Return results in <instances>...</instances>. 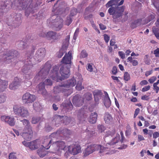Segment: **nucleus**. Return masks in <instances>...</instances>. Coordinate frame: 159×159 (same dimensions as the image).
<instances>
[{"instance_id":"37","label":"nucleus","mask_w":159,"mask_h":159,"mask_svg":"<svg viewBox=\"0 0 159 159\" xmlns=\"http://www.w3.org/2000/svg\"><path fill=\"white\" fill-rule=\"evenodd\" d=\"M133 58L131 57H129L127 59V61L131 63L133 66H137L138 64V61L136 60H133Z\"/></svg>"},{"instance_id":"46","label":"nucleus","mask_w":159,"mask_h":159,"mask_svg":"<svg viewBox=\"0 0 159 159\" xmlns=\"http://www.w3.org/2000/svg\"><path fill=\"white\" fill-rule=\"evenodd\" d=\"M124 79L127 81L129 80L130 79V76L129 75L128 72H126L125 73L124 75Z\"/></svg>"},{"instance_id":"39","label":"nucleus","mask_w":159,"mask_h":159,"mask_svg":"<svg viewBox=\"0 0 159 159\" xmlns=\"http://www.w3.org/2000/svg\"><path fill=\"white\" fill-rule=\"evenodd\" d=\"M92 97V94L89 93H87L84 95V100L86 99L87 100H90Z\"/></svg>"},{"instance_id":"42","label":"nucleus","mask_w":159,"mask_h":159,"mask_svg":"<svg viewBox=\"0 0 159 159\" xmlns=\"http://www.w3.org/2000/svg\"><path fill=\"white\" fill-rule=\"evenodd\" d=\"M6 99V97L4 94H0V103L5 102Z\"/></svg>"},{"instance_id":"30","label":"nucleus","mask_w":159,"mask_h":159,"mask_svg":"<svg viewBox=\"0 0 159 159\" xmlns=\"http://www.w3.org/2000/svg\"><path fill=\"white\" fill-rule=\"evenodd\" d=\"M24 126L23 130H30L32 129L29 121L26 119H24L21 121Z\"/></svg>"},{"instance_id":"40","label":"nucleus","mask_w":159,"mask_h":159,"mask_svg":"<svg viewBox=\"0 0 159 159\" xmlns=\"http://www.w3.org/2000/svg\"><path fill=\"white\" fill-rule=\"evenodd\" d=\"M40 118L39 117H34L32 118L31 122L32 124H35L40 120Z\"/></svg>"},{"instance_id":"13","label":"nucleus","mask_w":159,"mask_h":159,"mask_svg":"<svg viewBox=\"0 0 159 159\" xmlns=\"http://www.w3.org/2000/svg\"><path fill=\"white\" fill-rule=\"evenodd\" d=\"M21 15L20 14H16L14 13L11 15V17H12L13 23L9 25H11L13 26L14 28H16L19 26L21 23L20 19Z\"/></svg>"},{"instance_id":"44","label":"nucleus","mask_w":159,"mask_h":159,"mask_svg":"<svg viewBox=\"0 0 159 159\" xmlns=\"http://www.w3.org/2000/svg\"><path fill=\"white\" fill-rule=\"evenodd\" d=\"M104 132V134H103V135L105 137H108L109 135L112 136L114 134V133H112L110 131H107L105 130V131Z\"/></svg>"},{"instance_id":"33","label":"nucleus","mask_w":159,"mask_h":159,"mask_svg":"<svg viewBox=\"0 0 159 159\" xmlns=\"http://www.w3.org/2000/svg\"><path fill=\"white\" fill-rule=\"evenodd\" d=\"M36 7V5L33 6V3L32 2L29 6L25 10V15L27 16H28L29 14L35 10L34 8Z\"/></svg>"},{"instance_id":"59","label":"nucleus","mask_w":159,"mask_h":159,"mask_svg":"<svg viewBox=\"0 0 159 159\" xmlns=\"http://www.w3.org/2000/svg\"><path fill=\"white\" fill-rule=\"evenodd\" d=\"M104 40H105V42L107 43L109 40V39H110L109 37L107 34H104Z\"/></svg>"},{"instance_id":"6","label":"nucleus","mask_w":159,"mask_h":159,"mask_svg":"<svg viewBox=\"0 0 159 159\" xmlns=\"http://www.w3.org/2000/svg\"><path fill=\"white\" fill-rule=\"evenodd\" d=\"M13 110L15 114L23 117H26L29 115L27 109L23 106L15 105L13 107Z\"/></svg>"},{"instance_id":"2","label":"nucleus","mask_w":159,"mask_h":159,"mask_svg":"<svg viewBox=\"0 0 159 159\" xmlns=\"http://www.w3.org/2000/svg\"><path fill=\"white\" fill-rule=\"evenodd\" d=\"M46 51L44 48L39 49L36 52L34 57L31 54L27 56V58L25 61V65L23 67L22 71L25 74L24 77L27 81L32 78L34 73L30 70L32 66L36 63L40 62L45 57Z\"/></svg>"},{"instance_id":"26","label":"nucleus","mask_w":159,"mask_h":159,"mask_svg":"<svg viewBox=\"0 0 159 159\" xmlns=\"http://www.w3.org/2000/svg\"><path fill=\"white\" fill-rule=\"evenodd\" d=\"M94 100L97 104L98 103L99 99H101L102 96V93L100 91L95 90L93 92Z\"/></svg>"},{"instance_id":"34","label":"nucleus","mask_w":159,"mask_h":159,"mask_svg":"<svg viewBox=\"0 0 159 159\" xmlns=\"http://www.w3.org/2000/svg\"><path fill=\"white\" fill-rule=\"evenodd\" d=\"M43 148H40L37 151V153L39 156L41 157H43L48 153L47 151L45 150Z\"/></svg>"},{"instance_id":"7","label":"nucleus","mask_w":159,"mask_h":159,"mask_svg":"<svg viewBox=\"0 0 159 159\" xmlns=\"http://www.w3.org/2000/svg\"><path fill=\"white\" fill-rule=\"evenodd\" d=\"M53 146L57 147L54 151L52 152L53 153H56L59 156L61 154L62 151L67 150V147H66L65 143L62 141H57L55 140L53 144H52Z\"/></svg>"},{"instance_id":"47","label":"nucleus","mask_w":159,"mask_h":159,"mask_svg":"<svg viewBox=\"0 0 159 159\" xmlns=\"http://www.w3.org/2000/svg\"><path fill=\"white\" fill-rule=\"evenodd\" d=\"M65 51H64L63 48H61L59 51V52L57 53V57L59 58H61L62 56L63 55Z\"/></svg>"},{"instance_id":"21","label":"nucleus","mask_w":159,"mask_h":159,"mask_svg":"<svg viewBox=\"0 0 159 159\" xmlns=\"http://www.w3.org/2000/svg\"><path fill=\"white\" fill-rule=\"evenodd\" d=\"M67 90L64 84L55 87L54 88V92L55 93L65 92Z\"/></svg>"},{"instance_id":"18","label":"nucleus","mask_w":159,"mask_h":159,"mask_svg":"<svg viewBox=\"0 0 159 159\" xmlns=\"http://www.w3.org/2000/svg\"><path fill=\"white\" fill-rule=\"evenodd\" d=\"M12 2L9 0L6 1V2H2L1 3L0 6V14L5 11H7V9H9L11 7Z\"/></svg>"},{"instance_id":"8","label":"nucleus","mask_w":159,"mask_h":159,"mask_svg":"<svg viewBox=\"0 0 159 159\" xmlns=\"http://www.w3.org/2000/svg\"><path fill=\"white\" fill-rule=\"evenodd\" d=\"M51 67V65L46 64L36 75L35 77V79L38 80H41L46 78Z\"/></svg>"},{"instance_id":"23","label":"nucleus","mask_w":159,"mask_h":159,"mask_svg":"<svg viewBox=\"0 0 159 159\" xmlns=\"http://www.w3.org/2000/svg\"><path fill=\"white\" fill-rule=\"evenodd\" d=\"M18 2L16 5L18 9L20 10H23L25 9L27 7V4L28 2L26 0H20V1H17Z\"/></svg>"},{"instance_id":"19","label":"nucleus","mask_w":159,"mask_h":159,"mask_svg":"<svg viewBox=\"0 0 159 159\" xmlns=\"http://www.w3.org/2000/svg\"><path fill=\"white\" fill-rule=\"evenodd\" d=\"M20 135L25 139L30 140L32 136V129L30 130H23V132L20 131Z\"/></svg>"},{"instance_id":"61","label":"nucleus","mask_w":159,"mask_h":159,"mask_svg":"<svg viewBox=\"0 0 159 159\" xmlns=\"http://www.w3.org/2000/svg\"><path fill=\"white\" fill-rule=\"evenodd\" d=\"M39 104L38 102H35L33 104V107L35 110H37L38 107H39Z\"/></svg>"},{"instance_id":"25","label":"nucleus","mask_w":159,"mask_h":159,"mask_svg":"<svg viewBox=\"0 0 159 159\" xmlns=\"http://www.w3.org/2000/svg\"><path fill=\"white\" fill-rule=\"evenodd\" d=\"M83 99L81 98H78L77 96H75L73 98V104L76 106H80L83 104Z\"/></svg>"},{"instance_id":"20","label":"nucleus","mask_w":159,"mask_h":159,"mask_svg":"<svg viewBox=\"0 0 159 159\" xmlns=\"http://www.w3.org/2000/svg\"><path fill=\"white\" fill-rule=\"evenodd\" d=\"M44 85V83H41L37 87L38 93L42 94L43 95H45L47 94V91L45 88Z\"/></svg>"},{"instance_id":"27","label":"nucleus","mask_w":159,"mask_h":159,"mask_svg":"<svg viewBox=\"0 0 159 159\" xmlns=\"http://www.w3.org/2000/svg\"><path fill=\"white\" fill-rule=\"evenodd\" d=\"M98 115L96 112L91 113L89 119V121L91 124H94L96 122Z\"/></svg>"},{"instance_id":"31","label":"nucleus","mask_w":159,"mask_h":159,"mask_svg":"<svg viewBox=\"0 0 159 159\" xmlns=\"http://www.w3.org/2000/svg\"><path fill=\"white\" fill-rule=\"evenodd\" d=\"M8 82L7 81L0 79V92H3L7 88Z\"/></svg>"},{"instance_id":"35","label":"nucleus","mask_w":159,"mask_h":159,"mask_svg":"<svg viewBox=\"0 0 159 159\" xmlns=\"http://www.w3.org/2000/svg\"><path fill=\"white\" fill-rule=\"evenodd\" d=\"M112 118L111 115L108 113H106L104 116V120L107 124H109L112 121Z\"/></svg>"},{"instance_id":"32","label":"nucleus","mask_w":159,"mask_h":159,"mask_svg":"<svg viewBox=\"0 0 159 159\" xmlns=\"http://www.w3.org/2000/svg\"><path fill=\"white\" fill-rule=\"evenodd\" d=\"M77 84L76 86V89L77 90H80L83 89L82 86V78L81 75H80L79 77L77 78Z\"/></svg>"},{"instance_id":"60","label":"nucleus","mask_w":159,"mask_h":159,"mask_svg":"<svg viewBox=\"0 0 159 159\" xmlns=\"http://www.w3.org/2000/svg\"><path fill=\"white\" fill-rule=\"evenodd\" d=\"M150 86L149 85L146 86L142 88V91L143 92L147 91L148 90L150 89Z\"/></svg>"},{"instance_id":"36","label":"nucleus","mask_w":159,"mask_h":159,"mask_svg":"<svg viewBox=\"0 0 159 159\" xmlns=\"http://www.w3.org/2000/svg\"><path fill=\"white\" fill-rule=\"evenodd\" d=\"M56 35V33L53 31H49L46 33V34H44L43 35H41L40 36H43V37H46L47 38H53Z\"/></svg>"},{"instance_id":"43","label":"nucleus","mask_w":159,"mask_h":159,"mask_svg":"<svg viewBox=\"0 0 159 159\" xmlns=\"http://www.w3.org/2000/svg\"><path fill=\"white\" fill-rule=\"evenodd\" d=\"M88 56V54L85 50H83L81 52L80 58H84L87 57Z\"/></svg>"},{"instance_id":"62","label":"nucleus","mask_w":159,"mask_h":159,"mask_svg":"<svg viewBox=\"0 0 159 159\" xmlns=\"http://www.w3.org/2000/svg\"><path fill=\"white\" fill-rule=\"evenodd\" d=\"M159 136V133L158 132H155L153 134V138L156 139Z\"/></svg>"},{"instance_id":"57","label":"nucleus","mask_w":159,"mask_h":159,"mask_svg":"<svg viewBox=\"0 0 159 159\" xmlns=\"http://www.w3.org/2000/svg\"><path fill=\"white\" fill-rule=\"evenodd\" d=\"M118 54L119 56L121 57L122 59H123L125 58V54L122 51H119L118 52Z\"/></svg>"},{"instance_id":"29","label":"nucleus","mask_w":159,"mask_h":159,"mask_svg":"<svg viewBox=\"0 0 159 159\" xmlns=\"http://www.w3.org/2000/svg\"><path fill=\"white\" fill-rule=\"evenodd\" d=\"M105 97L104 101V104L107 108H108L111 105V100L107 92H105Z\"/></svg>"},{"instance_id":"17","label":"nucleus","mask_w":159,"mask_h":159,"mask_svg":"<svg viewBox=\"0 0 159 159\" xmlns=\"http://www.w3.org/2000/svg\"><path fill=\"white\" fill-rule=\"evenodd\" d=\"M21 83L20 79L16 77L14 78V81L9 85V88L12 90H15L17 89Z\"/></svg>"},{"instance_id":"5","label":"nucleus","mask_w":159,"mask_h":159,"mask_svg":"<svg viewBox=\"0 0 159 159\" xmlns=\"http://www.w3.org/2000/svg\"><path fill=\"white\" fill-rule=\"evenodd\" d=\"M107 149H108V147H104L101 145L91 144L86 149L84 152V156H88L95 150L98 151L101 155L111 153L110 152H108Z\"/></svg>"},{"instance_id":"50","label":"nucleus","mask_w":159,"mask_h":159,"mask_svg":"<svg viewBox=\"0 0 159 159\" xmlns=\"http://www.w3.org/2000/svg\"><path fill=\"white\" fill-rule=\"evenodd\" d=\"M65 107L69 110H71L73 108V105L70 102H69L65 105Z\"/></svg>"},{"instance_id":"28","label":"nucleus","mask_w":159,"mask_h":159,"mask_svg":"<svg viewBox=\"0 0 159 159\" xmlns=\"http://www.w3.org/2000/svg\"><path fill=\"white\" fill-rule=\"evenodd\" d=\"M63 20H60L59 21L55 22L53 25L52 27L54 29L56 30H59L61 29L63 26L62 23Z\"/></svg>"},{"instance_id":"55","label":"nucleus","mask_w":159,"mask_h":159,"mask_svg":"<svg viewBox=\"0 0 159 159\" xmlns=\"http://www.w3.org/2000/svg\"><path fill=\"white\" fill-rule=\"evenodd\" d=\"M98 129L100 132H102L103 131L104 132L105 130L104 129V126L103 125H98Z\"/></svg>"},{"instance_id":"15","label":"nucleus","mask_w":159,"mask_h":159,"mask_svg":"<svg viewBox=\"0 0 159 159\" xmlns=\"http://www.w3.org/2000/svg\"><path fill=\"white\" fill-rule=\"evenodd\" d=\"M1 119L11 126H14L15 124V119L13 116H1Z\"/></svg>"},{"instance_id":"24","label":"nucleus","mask_w":159,"mask_h":159,"mask_svg":"<svg viewBox=\"0 0 159 159\" xmlns=\"http://www.w3.org/2000/svg\"><path fill=\"white\" fill-rule=\"evenodd\" d=\"M77 78L75 79L74 78H72L71 80L66 82L65 84H64L66 88H69L70 87H73L75 85L76 83Z\"/></svg>"},{"instance_id":"38","label":"nucleus","mask_w":159,"mask_h":159,"mask_svg":"<svg viewBox=\"0 0 159 159\" xmlns=\"http://www.w3.org/2000/svg\"><path fill=\"white\" fill-rule=\"evenodd\" d=\"M152 32L156 38L159 39V28H152Z\"/></svg>"},{"instance_id":"4","label":"nucleus","mask_w":159,"mask_h":159,"mask_svg":"<svg viewBox=\"0 0 159 159\" xmlns=\"http://www.w3.org/2000/svg\"><path fill=\"white\" fill-rule=\"evenodd\" d=\"M69 133V130L66 129H60L56 132L52 134L49 137H46L43 142L42 146L45 149H48L51 144H53L55 140H56L62 135L66 136V134H68Z\"/></svg>"},{"instance_id":"49","label":"nucleus","mask_w":159,"mask_h":159,"mask_svg":"<svg viewBox=\"0 0 159 159\" xmlns=\"http://www.w3.org/2000/svg\"><path fill=\"white\" fill-rule=\"evenodd\" d=\"M45 129L47 131L49 132L52 129V126L48 124H46L45 126Z\"/></svg>"},{"instance_id":"1","label":"nucleus","mask_w":159,"mask_h":159,"mask_svg":"<svg viewBox=\"0 0 159 159\" xmlns=\"http://www.w3.org/2000/svg\"><path fill=\"white\" fill-rule=\"evenodd\" d=\"M72 59V52L70 51L67 54H65L62 59L61 61L64 64L60 68V72L61 76L58 74L59 66H55L53 67L52 70H51L49 74V77L57 81L68 78L69 75L70 69L71 65V60Z\"/></svg>"},{"instance_id":"52","label":"nucleus","mask_w":159,"mask_h":159,"mask_svg":"<svg viewBox=\"0 0 159 159\" xmlns=\"http://www.w3.org/2000/svg\"><path fill=\"white\" fill-rule=\"evenodd\" d=\"M79 29L78 28H77L76 29L75 32L74 33L73 39H74L75 40L76 39L77 37L79 34Z\"/></svg>"},{"instance_id":"9","label":"nucleus","mask_w":159,"mask_h":159,"mask_svg":"<svg viewBox=\"0 0 159 159\" xmlns=\"http://www.w3.org/2000/svg\"><path fill=\"white\" fill-rule=\"evenodd\" d=\"M56 120H52L53 124L55 123L56 126H59V125L61 122H63L65 125H67L70 121V119L66 116H62L57 115L56 116Z\"/></svg>"},{"instance_id":"16","label":"nucleus","mask_w":159,"mask_h":159,"mask_svg":"<svg viewBox=\"0 0 159 159\" xmlns=\"http://www.w3.org/2000/svg\"><path fill=\"white\" fill-rule=\"evenodd\" d=\"M18 55V52L16 50L10 51L7 54L4 56L3 59L4 61L7 62H9V60L14 58Z\"/></svg>"},{"instance_id":"64","label":"nucleus","mask_w":159,"mask_h":159,"mask_svg":"<svg viewBox=\"0 0 159 159\" xmlns=\"http://www.w3.org/2000/svg\"><path fill=\"white\" fill-rule=\"evenodd\" d=\"M154 54L156 57H159V48H157L154 51Z\"/></svg>"},{"instance_id":"45","label":"nucleus","mask_w":159,"mask_h":159,"mask_svg":"<svg viewBox=\"0 0 159 159\" xmlns=\"http://www.w3.org/2000/svg\"><path fill=\"white\" fill-rule=\"evenodd\" d=\"M155 17V14H152L148 16L146 23H147L153 19Z\"/></svg>"},{"instance_id":"11","label":"nucleus","mask_w":159,"mask_h":159,"mask_svg":"<svg viewBox=\"0 0 159 159\" xmlns=\"http://www.w3.org/2000/svg\"><path fill=\"white\" fill-rule=\"evenodd\" d=\"M67 151L74 155L77 154L81 151L80 146L76 144H72L67 147Z\"/></svg>"},{"instance_id":"63","label":"nucleus","mask_w":159,"mask_h":159,"mask_svg":"<svg viewBox=\"0 0 159 159\" xmlns=\"http://www.w3.org/2000/svg\"><path fill=\"white\" fill-rule=\"evenodd\" d=\"M87 69L88 71L90 72H92L93 71L92 66L90 64H88Z\"/></svg>"},{"instance_id":"41","label":"nucleus","mask_w":159,"mask_h":159,"mask_svg":"<svg viewBox=\"0 0 159 159\" xmlns=\"http://www.w3.org/2000/svg\"><path fill=\"white\" fill-rule=\"evenodd\" d=\"M72 22V19L71 18V16L70 15L69 16L67 17L66 20L65 21V24L69 25Z\"/></svg>"},{"instance_id":"14","label":"nucleus","mask_w":159,"mask_h":159,"mask_svg":"<svg viewBox=\"0 0 159 159\" xmlns=\"http://www.w3.org/2000/svg\"><path fill=\"white\" fill-rule=\"evenodd\" d=\"M22 143L25 146L29 147L31 150H34L38 148L39 143L38 140H36L30 142L24 141Z\"/></svg>"},{"instance_id":"53","label":"nucleus","mask_w":159,"mask_h":159,"mask_svg":"<svg viewBox=\"0 0 159 159\" xmlns=\"http://www.w3.org/2000/svg\"><path fill=\"white\" fill-rule=\"evenodd\" d=\"M76 14V10L75 8H73L71 9L70 14V16H74Z\"/></svg>"},{"instance_id":"48","label":"nucleus","mask_w":159,"mask_h":159,"mask_svg":"<svg viewBox=\"0 0 159 159\" xmlns=\"http://www.w3.org/2000/svg\"><path fill=\"white\" fill-rule=\"evenodd\" d=\"M44 84H45L46 85H51L52 84V82L51 80L49 79H46L44 82H43Z\"/></svg>"},{"instance_id":"58","label":"nucleus","mask_w":159,"mask_h":159,"mask_svg":"<svg viewBox=\"0 0 159 159\" xmlns=\"http://www.w3.org/2000/svg\"><path fill=\"white\" fill-rule=\"evenodd\" d=\"M112 72L113 74L116 75L117 73V68L116 66H113L112 70Z\"/></svg>"},{"instance_id":"10","label":"nucleus","mask_w":159,"mask_h":159,"mask_svg":"<svg viewBox=\"0 0 159 159\" xmlns=\"http://www.w3.org/2000/svg\"><path fill=\"white\" fill-rule=\"evenodd\" d=\"M120 135L119 134H117L115 137L113 138L111 142L106 144L105 147H108V149L107 150L108 152H110L111 153L108 154H112L113 151L110 150L111 148L115 147V145L120 142Z\"/></svg>"},{"instance_id":"56","label":"nucleus","mask_w":159,"mask_h":159,"mask_svg":"<svg viewBox=\"0 0 159 159\" xmlns=\"http://www.w3.org/2000/svg\"><path fill=\"white\" fill-rule=\"evenodd\" d=\"M157 85L155 84H153V89L154 90L156 91V93H157L159 90V87L157 86Z\"/></svg>"},{"instance_id":"51","label":"nucleus","mask_w":159,"mask_h":159,"mask_svg":"<svg viewBox=\"0 0 159 159\" xmlns=\"http://www.w3.org/2000/svg\"><path fill=\"white\" fill-rule=\"evenodd\" d=\"M9 159H17L15 153L11 152L9 155Z\"/></svg>"},{"instance_id":"12","label":"nucleus","mask_w":159,"mask_h":159,"mask_svg":"<svg viewBox=\"0 0 159 159\" xmlns=\"http://www.w3.org/2000/svg\"><path fill=\"white\" fill-rule=\"evenodd\" d=\"M36 99L35 95L30 94L29 93H25L22 96V100L23 102L25 103H31Z\"/></svg>"},{"instance_id":"3","label":"nucleus","mask_w":159,"mask_h":159,"mask_svg":"<svg viewBox=\"0 0 159 159\" xmlns=\"http://www.w3.org/2000/svg\"><path fill=\"white\" fill-rule=\"evenodd\" d=\"M111 0L109 1L107 4V6L111 7L108 10V12L110 15H112L114 19H116L121 16L124 11L125 7H119L122 5L124 3V0Z\"/></svg>"},{"instance_id":"22","label":"nucleus","mask_w":159,"mask_h":159,"mask_svg":"<svg viewBox=\"0 0 159 159\" xmlns=\"http://www.w3.org/2000/svg\"><path fill=\"white\" fill-rule=\"evenodd\" d=\"M77 116L78 119L80 121H84L87 118V115L84 113V109H81L78 112Z\"/></svg>"},{"instance_id":"54","label":"nucleus","mask_w":159,"mask_h":159,"mask_svg":"<svg viewBox=\"0 0 159 159\" xmlns=\"http://www.w3.org/2000/svg\"><path fill=\"white\" fill-rule=\"evenodd\" d=\"M157 80V77L156 76H152L150 79H148L149 82L151 83H153Z\"/></svg>"}]
</instances>
